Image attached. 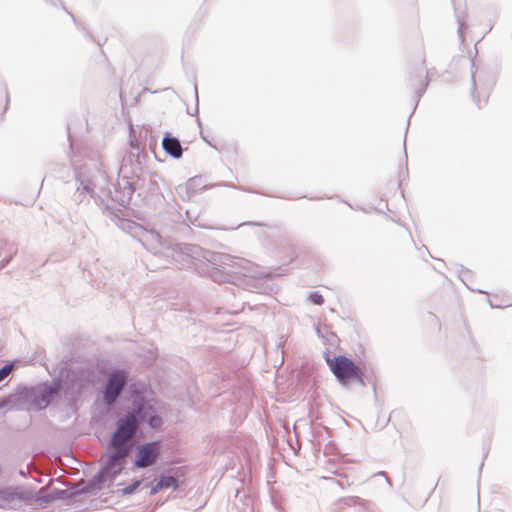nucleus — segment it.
Here are the masks:
<instances>
[{"instance_id": "5701e85b", "label": "nucleus", "mask_w": 512, "mask_h": 512, "mask_svg": "<svg viewBox=\"0 0 512 512\" xmlns=\"http://www.w3.org/2000/svg\"><path fill=\"white\" fill-rule=\"evenodd\" d=\"M309 300L315 305H322L324 303V298L318 291L310 293Z\"/></svg>"}, {"instance_id": "6ab92c4d", "label": "nucleus", "mask_w": 512, "mask_h": 512, "mask_svg": "<svg viewBox=\"0 0 512 512\" xmlns=\"http://www.w3.org/2000/svg\"><path fill=\"white\" fill-rule=\"evenodd\" d=\"M358 503H363V500L360 499L359 497L348 496V497H343V498L338 499L335 502V505L354 506Z\"/></svg>"}, {"instance_id": "f8f14e48", "label": "nucleus", "mask_w": 512, "mask_h": 512, "mask_svg": "<svg viewBox=\"0 0 512 512\" xmlns=\"http://www.w3.org/2000/svg\"><path fill=\"white\" fill-rule=\"evenodd\" d=\"M205 189L206 186L202 184V178L193 177L186 182L185 187L178 186L176 191L180 195L181 199L185 201L186 198H189L190 194H196L204 191Z\"/></svg>"}, {"instance_id": "473e14b6", "label": "nucleus", "mask_w": 512, "mask_h": 512, "mask_svg": "<svg viewBox=\"0 0 512 512\" xmlns=\"http://www.w3.org/2000/svg\"><path fill=\"white\" fill-rule=\"evenodd\" d=\"M376 475H377V476H383V477H385L386 482H387L388 484H391L390 479L388 478V476H387V474H386L385 472L381 471V472H378Z\"/></svg>"}, {"instance_id": "20e7f679", "label": "nucleus", "mask_w": 512, "mask_h": 512, "mask_svg": "<svg viewBox=\"0 0 512 512\" xmlns=\"http://www.w3.org/2000/svg\"><path fill=\"white\" fill-rule=\"evenodd\" d=\"M111 183L104 171L97 170L93 175L86 176L82 172H76L75 191L72 199L76 204H81L87 196L106 209L113 208L115 189H111Z\"/></svg>"}, {"instance_id": "1a4fd4ad", "label": "nucleus", "mask_w": 512, "mask_h": 512, "mask_svg": "<svg viewBox=\"0 0 512 512\" xmlns=\"http://www.w3.org/2000/svg\"><path fill=\"white\" fill-rule=\"evenodd\" d=\"M36 400H35V411H41L48 407L50 403L59 395L62 390L61 380L55 379L50 384L41 383L34 386Z\"/></svg>"}, {"instance_id": "39448f33", "label": "nucleus", "mask_w": 512, "mask_h": 512, "mask_svg": "<svg viewBox=\"0 0 512 512\" xmlns=\"http://www.w3.org/2000/svg\"><path fill=\"white\" fill-rule=\"evenodd\" d=\"M326 362L342 385L346 386L352 382H356L361 386H365L364 374L361 368L351 359L344 355L329 358V353H325Z\"/></svg>"}, {"instance_id": "dca6fc26", "label": "nucleus", "mask_w": 512, "mask_h": 512, "mask_svg": "<svg viewBox=\"0 0 512 512\" xmlns=\"http://www.w3.org/2000/svg\"><path fill=\"white\" fill-rule=\"evenodd\" d=\"M317 334L323 338L325 341L329 342L333 345L337 341V336L334 332L330 331L327 326L317 327Z\"/></svg>"}, {"instance_id": "6e6552de", "label": "nucleus", "mask_w": 512, "mask_h": 512, "mask_svg": "<svg viewBox=\"0 0 512 512\" xmlns=\"http://www.w3.org/2000/svg\"><path fill=\"white\" fill-rule=\"evenodd\" d=\"M161 443L158 440L141 444L136 449L133 464L136 468H147L156 463L160 456Z\"/></svg>"}, {"instance_id": "4be33fe9", "label": "nucleus", "mask_w": 512, "mask_h": 512, "mask_svg": "<svg viewBox=\"0 0 512 512\" xmlns=\"http://www.w3.org/2000/svg\"><path fill=\"white\" fill-rule=\"evenodd\" d=\"M14 368V364L9 362L0 368V382L7 378Z\"/></svg>"}, {"instance_id": "bb28decb", "label": "nucleus", "mask_w": 512, "mask_h": 512, "mask_svg": "<svg viewBox=\"0 0 512 512\" xmlns=\"http://www.w3.org/2000/svg\"><path fill=\"white\" fill-rule=\"evenodd\" d=\"M8 408L10 410V403H8V396L0 398V409Z\"/></svg>"}, {"instance_id": "f257e3e1", "label": "nucleus", "mask_w": 512, "mask_h": 512, "mask_svg": "<svg viewBox=\"0 0 512 512\" xmlns=\"http://www.w3.org/2000/svg\"><path fill=\"white\" fill-rule=\"evenodd\" d=\"M140 242L155 257H163L166 261L171 259L180 267L191 268L200 275H207L214 282L232 283L255 293H264L268 288V275L244 258L216 253L195 244L164 240L153 230L142 231Z\"/></svg>"}, {"instance_id": "f704fd0d", "label": "nucleus", "mask_w": 512, "mask_h": 512, "mask_svg": "<svg viewBox=\"0 0 512 512\" xmlns=\"http://www.w3.org/2000/svg\"><path fill=\"white\" fill-rule=\"evenodd\" d=\"M181 470H182V468H181V467L176 468V469H175V474L177 475V474H178V472H180Z\"/></svg>"}, {"instance_id": "f03ea898", "label": "nucleus", "mask_w": 512, "mask_h": 512, "mask_svg": "<svg viewBox=\"0 0 512 512\" xmlns=\"http://www.w3.org/2000/svg\"><path fill=\"white\" fill-rule=\"evenodd\" d=\"M153 406L141 396H136L125 414L116 422L108 450L101 456V468L77 494H86L94 489H101L106 481H113L123 471L127 458L136 445V436L143 423L152 429L159 428L163 421L158 414H152Z\"/></svg>"}, {"instance_id": "412c9836", "label": "nucleus", "mask_w": 512, "mask_h": 512, "mask_svg": "<svg viewBox=\"0 0 512 512\" xmlns=\"http://www.w3.org/2000/svg\"><path fill=\"white\" fill-rule=\"evenodd\" d=\"M141 485V480L134 479L131 484L121 490L122 495H130Z\"/></svg>"}, {"instance_id": "a878e982", "label": "nucleus", "mask_w": 512, "mask_h": 512, "mask_svg": "<svg viewBox=\"0 0 512 512\" xmlns=\"http://www.w3.org/2000/svg\"><path fill=\"white\" fill-rule=\"evenodd\" d=\"M464 29H465V24L463 21H461L460 19H458V36H459V39L461 42H464Z\"/></svg>"}, {"instance_id": "2f4dec72", "label": "nucleus", "mask_w": 512, "mask_h": 512, "mask_svg": "<svg viewBox=\"0 0 512 512\" xmlns=\"http://www.w3.org/2000/svg\"><path fill=\"white\" fill-rule=\"evenodd\" d=\"M194 93H195V98H196V102L198 103V91H197V86L194 85ZM198 112V104L196 105V108H195V113Z\"/></svg>"}, {"instance_id": "b1692460", "label": "nucleus", "mask_w": 512, "mask_h": 512, "mask_svg": "<svg viewBox=\"0 0 512 512\" xmlns=\"http://www.w3.org/2000/svg\"><path fill=\"white\" fill-rule=\"evenodd\" d=\"M3 249L9 253V256L13 257L17 254V246L14 242L5 241Z\"/></svg>"}, {"instance_id": "4468645a", "label": "nucleus", "mask_w": 512, "mask_h": 512, "mask_svg": "<svg viewBox=\"0 0 512 512\" xmlns=\"http://www.w3.org/2000/svg\"><path fill=\"white\" fill-rule=\"evenodd\" d=\"M183 218V224H186L187 226L193 225L196 227H204V224L201 222L200 217L196 211L191 209L185 210Z\"/></svg>"}, {"instance_id": "c756f323", "label": "nucleus", "mask_w": 512, "mask_h": 512, "mask_svg": "<svg viewBox=\"0 0 512 512\" xmlns=\"http://www.w3.org/2000/svg\"><path fill=\"white\" fill-rule=\"evenodd\" d=\"M161 490H162V488L159 487V482L157 481V483L151 487L150 495H155Z\"/></svg>"}, {"instance_id": "72a5a7b5", "label": "nucleus", "mask_w": 512, "mask_h": 512, "mask_svg": "<svg viewBox=\"0 0 512 512\" xmlns=\"http://www.w3.org/2000/svg\"><path fill=\"white\" fill-rule=\"evenodd\" d=\"M58 493H59L60 495H64V494H66V493H67V491L62 490V491H58ZM60 498H63V496H60Z\"/></svg>"}, {"instance_id": "393cba45", "label": "nucleus", "mask_w": 512, "mask_h": 512, "mask_svg": "<svg viewBox=\"0 0 512 512\" xmlns=\"http://www.w3.org/2000/svg\"><path fill=\"white\" fill-rule=\"evenodd\" d=\"M237 292H238V294H239V295H237V294H236V292H235V290H234V289H232L231 291H229V290H225V296H224V298H225L227 301H228L231 297H233V298H235V299H236V298H241V293H240V289H239V288L237 289Z\"/></svg>"}, {"instance_id": "a211bd4d", "label": "nucleus", "mask_w": 512, "mask_h": 512, "mask_svg": "<svg viewBox=\"0 0 512 512\" xmlns=\"http://www.w3.org/2000/svg\"><path fill=\"white\" fill-rule=\"evenodd\" d=\"M340 479H335L331 477H324L325 480H329L333 483H336L340 488L345 489L347 487L351 486V482L349 481V478L345 474H339Z\"/></svg>"}, {"instance_id": "cd10ccee", "label": "nucleus", "mask_w": 512, "mask_h": 512, "mask_svg": "<svg viewBox=\"0 0 512 512\" xmlns=\"http://www.w3.org/2000/svg\"><path fill=\"white\" fill-rule=\"evenodd\" d=\"M14 495H16L19 499H24V500L27 499L24 491L22 489H20V488H16L15 489Z\"/></svg>"}, {"instance_id": "7ed1b4c3", "label": "nucleus", "mask_w": 512, "mask_h": 512, "mask_svg": "<svg viewBox=\"0 0 512 512\" xmlns=\"http://www.w3.org/2000/svg\"><path fill=\"white\" fill-rule=\"evenodd\" d=\"M131 151L122 159L115 186V203L127 207L134 192L154 194L158 191V175L155 172H143L142 162L146 155L140 153L137 140L130 139Z\"/></svg>"}, {"instance_id": "9b49d317", "label": "nucleus", "mask_w": 512, "mask_h": 512, "mask_svg": "<svg viewBox=\"0 0 512 512\" xmlns=\"http://www.w3.org/2000/svg\"><path fill=\"white\" fill-rule=\"evenodd\" d=\"M163 150L174 159H180L183 154L181 143L177 137L166 133L162 139Z\"/></svg>"}, {"instance_id": "7c9ffc66", "label": "nucleus", "mask_w": 512, "mask_h": 512, "mask_svg": "<svg viewBox=\"0 0 512 512\" xmlns=\"http://www.w3.org/2000/svg\"><path fill=\"white\" fill-rule=\"evenodd\" d=\"M343 505H335V502L331 506V512H340Z\"/></svg>"}, {"instance_id": "0eeeda50", "label": "nucleus", "mask_w": 512, "mask_h": 512, "mask_svg": "<svg viewBox=\"0 0 512 512\" xmlns=\"http://www.w3.org/2000/svg\"><path fill=\"white\" fill-rule=\"evenodd\" d=\"M35 400L36 394L34 386H18L13 393L8 395V403H10V410L14 411H35Z\"/></svg>"}, {"instance_id": "2eb2a0df", "label": "nucleus", "mask_w": 512, "mask_h": 512, "mask_svg": "<svg viewBox=\"0 0 512 512\" xmlns=\"http://www.w3.org/2000/svg\"><path fill=\"white\" fill-rule=\"evenodd\" d=\"M158 482L159 487H161L162 489L173 488L174 490H177L179 488V481L176 476H161Z\"/></svg>"}, {"instance_id": "aec40b11", "label": "nucleus", "mask_w": 512, "mask_h": 512, "mask_svg": "<svg viewBox=\"0 0 512 512\" xmlns=\"http://www.w3.org/2000/svg\"><path fill=\"white\" fill-rule=\"evenodd\" d=\"M244 308V302L240 301V302H233V303H228L227 307H225V312L227 313H231V314H236L238 313L239 311L243 310Z\"/></svg>"}, {"instance_id": "c85d7f7f", "label": "nucleus", "mask_w": 512, "mask_h": 512, "mask_svg": "<svg viewBox=\"0 0 512 512\" xmlns=\"http://www.w3.org/2000/svg\"><path fill=\"white\" fill-rule=\"evenodd\" d=\"M12 258H13V257L8 256V257H6V258L2 259V260H1V262H0V269L5 268V267L10 263V261L12 260Z\"/></svg>"}, {"instance_id": "f3484780", "label": "nucleus", "mask_w": 512, "mask_h": 512, "mask_svg": "<svg viewBox=\"0 0 512 512\" xmlns=\"http://www.w3.org/2000/svg\"><path fill=\"white\" fill-rule=\"evenodd\" d=\"M169 214V217L172 222L174 223H183L184 221V213H182L181 208L176 204L174 206H171L169 210L167 211Z\"/></svg>"}, {"instance_id": "c9c22d12", "label": "nucleus", "mask_w": 512, "mask_h": 512, "mask_svg": "<svg viewBox=\"0 0 512 512\" xmlns=\"http://www.w3.org/2000/svg\"><path fill=\"white\" fill-rule=\"evenodd\" d=\"M69 406L73 407V402L72 401L69 402Z\"/></svg>"}, {"instance_id": "9d476101", "label": "nucleus", "mask_w": 512, "mask_h": 512, "mask_svg": "<svg viewBox=\"0 0 512 512\" xmlns=\"http://www.w3.org/2000/svg\"><path fill=\"white\" fill-rule=\"evenodd\" d=\"M410 85L414 89L416 104L425 93L428 86L427 70L424 63H421L410 76Z\"/></svg>"}, {"instance_id": "ddd939ff", "label": "nucleus", "mask_w": 512, "mask_h": 512, "mask_svg": "<svg viewBox=\"0 0 512 512\" xmlns=\"http://www.w3.org/2000/svg\"><path fill=\"white\" fill-rule=\"evenodd\" d=\"M471 65H472V72H471L472 96L475 98V92L477 89V81H479L485 87H489L493 83V80L484 82L483 77H482L484 74V70L479 69V68H476L475 70H473V68L475 67L474 59H471Z\"/></svg>"}, {"instance_id": "423d86ee", "label": "nucleus", "mask_w": 512, "mask_h": 512, "mask_svg": "<svg viewBox=\"0 0 512 512\" xmlns=\"http://www.w3.org/2000/svg\"><path fill=\"white\" fill-rule=\"evenodd\" d=\"M128 374L123 369H115L109 373L102 391V399L105 405L111 407L116 404L126 384Z\"/></svg>"}]
</instances>
